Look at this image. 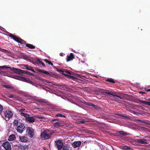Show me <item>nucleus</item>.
I'll return each mask as SVG.
<instances>
[{"instance_id":"53","label":"nucleus","mask_w":150,"mask_h":150,"mask_svg":"<svg viewBox=\"0 0 150 150\" xmlns=\"http://www.w3.org/2000/svg\"><path fill=\"white\" fill-rule=\"evenodd\" d=\"M61 55H62V54H60V56H61Z\"/></svg>"},{"instance_id":"2","label":"nucleus","mask_w":150,"mask_h":150,"mask_svg":"<svg viewBox=\"0 0 150 150\" xmlns=\"http://www.w3.org/2000/svg\"><path fill=\"white\" fill-rule=\"evenodd\" d=\"M54 68L56 69L57 70V71L60 72L61 74H63L65 76H68L70 77H71L70 75H71V74L70 72L69 71L67 70H66L65 71H64L60 69H58L56 67H54Z\"/></svg>"},{"instance_id":"54","label":"nucleus","mask_w":150,"mask_h":150,"mask_svg":"<svg viewBox=\"0 0 150 150\" xmlns=\"http://www.w3.org/2000/svg\"><path fill=\"white\" fill-rule=\"evenodd\" d=\"M61 55H62V54H60V56H61Z\"/></svg>"},{"instance_id":"42","label":"nucleus","mask_w":150,"mask_h":150,"mask_svg":"<svg viewBox=\"0 0 150 150\" xmlns=\"http://www.w3.org/2000/svg\"><path fill=\"white\" fill-rule=\"evenodd\" d=\"M1 51L6 53L8 52L7 50L4 49H2Z\"/></svg>"},{"instance_id":"8","label":"nucleus","mask_w":150,"mask_h":150,"mask_svg":"<svg viewBox=\"0 0 150 150\" xmlns=\"http://www.w3.org/2000/svg\"><path fill=\"white\" fill-rule=\"evenodd\" d=\"M9 36L10 37L12 38L14 40L18 43L20 42L21 41V40L23 41V40H22L21 39L19 38L18 37L13 35L11 33H9Z\"/></svg>"},{"instance_id":"47","label":"nucleus","mask_w":150,"mask_h":150,"mask_svg":"<svg viewBox=\"0 0 150 150\" xmlns=\"http://www.w3.org/2000/svg\"><path fill=\"white\" fill-rule=\"evenodd\" d=\"M62 150H69V149H67L66 148H63L62 149Z\"/></svg>"},{"instance_id":"12","label":"nucleus","mask_w":150,"mask_h":150,"mask_svg":"<svg viewBox=\"0 0 150 150\" xmlns=\"http://www.w3.org/2000/svg\"><path fill=\"white\" fill-rule=\"evenodd\" d=\"M18 79L21 80L23 81H25L31 84L32 83V81L30 80V79L26 78L23 77H19L17 78Z\"/></svg>"},{"instance_id":"20","label":"nucleus","mask_w":150,"mask_h":150,"mask_svg":"<svg viewBox=\"0 0 150 150\" xmlns=\"http://www.w3.org/2000/svg\"><path fill=\"white\" fill-rule=\"evenodd\" d=\"M26 46L30 49H34L35 47V46L33 45H32L29 44H26Z\"/></svg>"},{"instance_id":"6","label":"nucleus","mask_w":150,"mask_h":150,"mask_svg":"<svg viewBox=\"0 0 150 150\" xmlns=\"http://www.w3.org/2000/svg\"><path fill=\"white\" fill-rule=\"evenodd\" d=\"M27 131L28 133V136L31 138H32L34 135V131L33 128L31 127H28L27 128Z\"/></svg>"},{"instance_id":"34","label":"nucleus","mask_w":150,"mask_h":150,"mask_svg":"<svg viewBox=\"0 0 150 150\" xmlns=\"http://www.w3.org/2000/svg\"><path fill=\"white\" fill-rule=\"evenodd\" d=\"M45 82L49 83V85H50V86H53V85H54V84L52 83H50V82L48 81H45Z\"/></svg>"},{"instance_id":"22","label":"nucleus","mask_w":150,"mask_h":150,"mask_svg":"<svg viewBox=\"0 0 150 150\" xmlns=\"http://www.w3.org/2000/svg\"><path fill=\"white\" fill-rule=\"evenodd\" d=\"M20 115L23 116H24L26 118H27L28 116H29V115L27 113H25L23 112H21L20 113Z\"/></svg>"},{"instance_id":"23","label":"nucleus","mask_w":150,"mask_h":150,"mask_svg":"<svg viewBox=\"0 0 150 150\" xmlns=\"http://www.w3.org/2000/svg\"><path fill=\"white\" fill-rule=\"evenodd\" d=\"M3 86L4 87H5L6 88L13 89L14 88V87L13 86L9 85H3Z\"/></svg>"},{"instance_id":"29","label":"nucleus","mask_w":150,"mask_h":150,"mask_svg":"<svg viewBox=\"0 0 150 150\" xmlns=\"http://www.w3.org/2000/svg\"><path fill=\"white\" fill-rule=\"evenodd\" d=\"M55 117H65V116L64 115H63L62 114H57L56 115Z\"/></svg>"},{"instance_id":"16","label":"nucleus","mask_w":150,"mask_h":150,"mask_svg":"<svg viewBox=\"0 0 150 150\" xmlns=\"http://www.w3.org/2000/svg\"><path fill=\"white\" fill-rule=\"evenodd\" d=\"M74 58V56L73 53H71L69 56H67V62H69Z\"/></svg>"},{"instance_id":"14","label":"nucleus","mask_w":150,"mask_h":150,"mask_svg":"<svg viewBox=\"0 0 150 150\" xmlns=\"http://www.w3.org/2000/svg\"><path fill=\"white\" fill-rule=\"evenodd\" d=\"M57 119H54L52 120H51V122L53 123L54 124V127H57L61 125V123L59 122H54L56 120H57Z\"/></svg>"},{"instance_id":"48","label":"nucleus","mask_w":150,"mask_h":150,"mask_svg":"<svg viewBox=\"0 0 150 150\" xmlns=\"http://www.w3.org/2000/svg\"><path fill=\"white\" fill-rule=\"evenodd\" d=\"M18 66H26V65L24 64H21V65H18ZM26 66H28V65H26Z\"/></svg>"},{"instance_id":"26","label":"nucleus","mask_w":150,"mask_h":150,"mask_svg":"<svg viewBox=\"0 0 150 150\" xmlns=\"http://www.w3.org/2000/svg\"><path fill=\"white\" fill-rule=\"evenodd\" d=\"M26 67V69H27L30 70L31 71H33L34 72L35 71L34 70L32 69V67H31V66H25Z\"/></svg>"},{"instance_id":"28","label":"nucleus","mask_w":150,"mask_h":150,"mask_svg":"<svg viewBox=\"0 0 150 150\" xmlns=\"http://www.w3.org/2000/svg\"><path fill=\"white\" fill-rule=\"evenodd\" d=\"M29 146L28 145H25L24 146H21V149H26L28 148Z\"/></svg>"},{"instance_id":"49","label":"nucleus","mask_w":150,"mask_h":150,"mask_svg":"<svg viewBox=\"0 0 150 150\" xmlns=\"http://www.w3.org/2000/svg\"><path fill=\"white\" fill-rule=\"evenodd\" d=\"M148 105L150 106V102H148Z\"/></svg>"},{"instance_id":"30","label":"nucleus","mask_w":150,"mask_h":150,"mask_svg":"<svg viewBox=\"0 0 150 150\" xmlns=\"http://www.w3.org/2000/svg\"><path fill=\"white\" fill-rule=\"evenodd\" d=\"M39 71H40L42 72H43L45 74H46L47 75H49V73H48L47 71H43L42 70H40Z\"/></svg>"},{"instance_id":"50","label":"nucleus","mask_w":150,"mask_h":150,"mask_svg":"<svg viewBox=\"0 0 150 150\" xmlns=\"http://www.w3.org/2000/svg\"><path fill=\"white\" fill-rule=\"evenodd\" d=\"M148 91H150V89H149L148 90Z\"/></svg>"},{"instance_id":"13","label":"nucleus","mask_w":150,"mask_h":150,"mask_svg":"<svg viewBox=\"0 0 150 150\" xmlns=\"http://www.w3.org/2000/svg\"><path fill=\"white\" fill-rule=\"evenodd\" d=\"M19 140L21 142H26L28 141V138L24 136L19 137Z\"/></svg>"},{"instance_id":"19","label":"nucleus","mask_w":150,"mask_h":150,"mask_svg":"<svg viewBox=\"0 0 150 150\" xmlns=\"http://www.w3.org/2000/svg\"><path fill=\"white\" fill-rule=\"evenodd\" d=\"M21 123L19 122V121L15 120L13 122V124L14 126L18 127L19 125H20Z\"/></svg>"},{"instance_id":"7","label":"nucleus","mask_w":150,"mask_h":150,"mask_svg":"<svg viewBox=\"0 0 150 150\" xmlns=\"http://www.w3.org/2000/svg\"><path fill=\"white\" fill-rule=\"evenodd\" d=\"M4 115L8 119L11 118L13 115L12 112L9 110H6L4 113Z\"/></svg>"},{"instance_id":"5","label":"nucleus","mask_w":150,"mask_h":150,"mask_svg":"<svg viewBox=\"0 0 150 150\" xmlns=\"http://www.w3.org/2000/svg\"><path fill=\"white\" fill-rule=\"evenodd\" d=\"M2 146L6 150H10L11 149V146L10 143L8 142L4 143Z\"/></svg>"},{"instance_id":"36","label":"nucleus","mask_w":150,"mask_h":150,"mask_svg":"<svg viewBox=\"0 0 150 150\" xmlns=\"http://www.w3.org/2000/svg\"><path fill=\"white\" fill-rule=\"evenodd\" d=\"M141 102L142 103H143L145 105H148V103L149 102H147L146 101L144 100L142 101Z\"/></svg>"},{"instance_id":"3","label":"nucleus","mask_w":150,"mask_h":150,"mask_svg":"<svg viewBox=\"0 0 150 150\" xmlns=\"http://www.w3.org/2000/svg\"><path fill=\"white\" fill-rule=\"evenodd\" d=\"M25 126L24 124L21 123L17 127V132L20 133H22L25 130Z\"/></svg>"},{"instance_id":"10","label":"nucleus","mask_w":150,"mask_h":150,"mask_svg":"<svg viewBox=\"0 0 150 150\" xmlns=\"http://www.w3.org/2000/svg\"><path fill=\"white\" fill-rule=\"evenodd\" d=\"M32 62L34 64H42V66H45L44 63L39 59L38 58L32 61Z\"/></svg>"},{"instance_id":"27","label":"nucleus","mask_w":150,"mask_h":150,"mask_svg":"<svg viewBox=\"0 0 150 150\" xmlns=\"http://www.w3.org/2000/svg\"><path fill=\"white\" fill-rule=\"evenodd\" d=\"M106 81L112 83H115V81L114 80L110 78L107 79Z\"/></svg>"},{"instance_id":"51","label":"nucleus","mask_w":150,"mask_h":150,"mask_svg":"<svg viewBox=\"0 0 150 150\" xmlns=\"http://www.w3.org/2000/svg\"><path fill=\"white\" fill-rule=\"evenodd\" d=\"M148 100H150V98L148 99Z\"/></svg>"},{"instance_id":"31","label":"nucleus","mask_w":150,"mask_h":150,"mask_svg":"<svg viewBox=\"0 0 150 150\" xmlns=\"http://www.w3.org/2000/svg\"><path fill=\"white\" fill-rule=\"evenodd\" d=\"M25 110L24 108H21V109H19V111L20 112H26V111Z\"/></svg>"},{"instance_id":"46","label":"nucleus","mask_w":150,"mask_h":150,"mask_svg":"<svg viewBox=\"0 0 150 150\" xmlns=\"http://www.w3.org/2000/svg\"><path fill=\"white\" fill-rule=\"evenodd\" d=\"M139 93L142 94H144L145 93L143 91H140Z\"/></svg>"},{"instance_id":"40","label":"nucleus","mask_w":150,"mask_h":150,"mask_svg":"<svg viewBox=\"0 0 150 150\" xmlns=\"http://www.w3.org/2000/svg\"><path fill=\"white\" fill-rule=\"evenodd\" d=\"M8 97L10 98H15V96L14 95H9L8 96Z\"/></svg>"},{"instance_id":"38","label":"nucleus","mask_w":150,"mask_h":150,"mask_svg":"<svg viewBox=\"0 0 150 150\" xmlns=\"http://www.w3.org/2000/svg\"><path fill=\"white\" fill-rule=\"evenodd\" d=\"M103 93L111 95H112V93H111L110 92H109L108 91H105L103 92Z\"/></svg>"},{"instance_id":"44","label":"nucleus","mask_w":150,"mask_h":150,"mask_svg":"<svg viewBox=\"0 0 150 150\" xmlns=\"http://www.w3.org/2000/svg\"><path fill=\"white\" fill-rule=\"evenodd\" d=\"M0 68H9L10 67H6V66H0Z\"/></svg>"},{"instance_id":"15","label":"nucleus","mask_w":150,"mask_h":150,"mask_svg":"<svg viewBox=\"0 0 150 150\" xmlns=\"http://www.w3.org/2000/svg\"><path fill=\"white\" fill-rule=\"evenodd\" d=\"M81 144V142L80 141L74 142L72 144V146L74 148L79 146Z\"/></svg>"},{"instance_id":"52","label":"nucleus","mask_w":150,"mask_h":150,"mask_svg":"<svg viewBox=\"0 0 150 150\" xmlns=\"http://www.w3.org/2000/svg\"><path fill=\"white\" fill-rule=\"evenodd\" d=\"M139 120V121L140 122H141V121L140 120Z\"/></svg>"},{"instance_id":"25","label":"nucleus","mask_w":150,"mask_h":150,"mask_svg":"<svg viewBox=\"0 0 150 150\" xmlns=\"http://www.w3.org/2000/svg\"><path fill=\"white\" fill-rule=\"evenodd\" d=\"M44 60L46 63H48L49 65H51V66H52L53 65V64L50 60H48L47 59H45Z\"/></svg>"},{"instance_id":"21","label":"nucleus","mask_w":150,"mask_h":150,"mask_svg":"<svg viewBox=\"0 0 150 150\" xmlns=\"http://www.w3.org/2000/svg\"><path fill=\"white\" fill-rule=\"evenodd\" d=\"M23 42L21 41L20 42H19V43L20 44L19 45V46H20L21 47V48H23L25 46H26V43L25 42L23 41Z\"/></svg>"},{"instance_id":"35","label":"nucleus","mask_w":150,"mask_h":150,"mask_svg":"<svg viewBox=\"0 0 150 150\" xmlns=\"http://www.w3.org/2000/svg\"><path fill=\"white\" fill-rule=\"evenodd\" d=\"M112 96H114L117 97L119 98H120V99H122V97L121 96H118L117 95L112 94Z\"/></svg>"},{"instance_id":"1","label":"nucleus","mask_w":150,"mask_h":150,"mask_svg":"<svg viewBox=\"0 0 150 150\" xmlns=\"http://www.w3.org/2000/svg\"><path fill=\"white\" fill-rule=\"evenodd\" d=\"M54 132L50 133L48 134L46 131H43L40 135V138L42 140H46L48 139L52 135Z\"/></svg>"},{"instance_id":"39","label":"nucleus","mask_w":150,"mask_h":150,"mask_svg":"<svg viewBox=\"0 0 150 150\" xmlns=\"http://www.w3.org/2000/svg\"><path fill=\"white\" fill-rule=\"evenodd\" d=\"M24 58L26 60H29L30 61V59L29 57L25 56L24 57Z\"/></svg>"},{"instance_id":"24","label":"nucleus","mask_w":150,"mask_h":150,"mask_svg":"<svg viewBox=\"0 0 150 150\" xmlns=\"http://www.w3.org/2000/svg\"><path fill=\"white\" fill-rule=\"evenodd\" d=\"M118 133H119L121 135H123V136H126L127 135V133L123 131H120L118 132Z\"/></svg>"},{"instance_id":"43","label":"nucleus","mask_w":150,"mask_h":150,"mask_svg":"<svg viewBox=\"0 0 150 150\" xmlns=\"http://www.w3.org/2000/svg\"><path fill=\"white\" fill-rule=\"evenodd\" d=\"M79 123H80L81 124H83V123H85V121L84 120H82V121H79Z\"/></svg>"},{"instance_id":"11","label":"nucleus","mask_w":150,"mask_h":150,"mask_svg":"<svg viewBox=\"0 0 150 150\" xmlns=\"http://www.w3.org/2000/svg\"><path fill=\"white\" fill-rule=\"evenodd\" d=\"M135 141L138 143L141 144H148L147 141L146 139H136Z\"/></svg>"},{"instance_id":"4","label":"nucleus","mask_w":150,"mask_h":150,"mask_svg":"<svg viewBox=\"0 0 150 150\" xmlns=\"http://www.w3.org/2000/svg\"><path fill=\"white\" fill-rule=\"evenodd\" d=\"M13 71L14 72L19 74H28L29 72L26 71L22 70L19 69L14 68L13 69Z\"/></svg>"},{"instance_id":"33","label":"nucleus","mask_w":150,"mask_h":150,"mask_svg":"<svg viewBox=\"0 0 150 150\" xmlns=\"http://www.w3.org/2000/svg\"><path fill=\"white\" fill-rule=\"evenodd\" d=\"M34 117L37 118H38V119H42L43 118V117L41 116H38L37 115H35L34 116Z\"/></svg>"},{"instance_id":"9","label":"nucleus","mask_w":150,"mask_h":150,"mask_svg":"<svg viewBox=\"0 0 150 150\" xmlns=\"http://www.w3.org/2000/svg\"><path fill=\"white\" fill-rule=\"evenodd\" d=\"M55 143L57 148L58 150H59L62 148L63 144L61 141L60 140L57 141L55 142Z\"/></svg>"},{"instance_id":"37","label":"nucleus","mask_w":150,"mask_h":150,"mask_svg":"<svg viewBox=\"0 0 150 150\" xmlns=\"http://www.w3.org/2000/svg\"><path fill=\"white\" fill-rule=\"evenodd\" d=\"M123 148L125 150H129L130 149H131V148L130 147L126 146H124Z\"/></svg>"},{"instance_id":"41","label":"nucleus","mask_w":150,"mask_h":150,"mask_svg":"<svg viewBox=\"0 0 150 150\" xmlns=\"http://www.w3.org/2000/svg\"><path fill=\"white\" fill-rule=\"evenodd\" d=\"M67 91H68L70 92H72L73 91H73L72 89H71L70 88L67 89Z\"/></svg>"},{"instance_id":"18","label":"nucleus","mask_w":150,"mask_h":150,"mask_svg":"<svg viewBox=\"0 0 150 150\" xmlns=\"http://www.w3.org/2000/svg\"><path fill=\"white\" fill-rule=\"evenodd\" d=\"M16 139V137L15 135L12 134L11 135H10L8 139V140L9 141H14Z\"/></svg>"},{"instance_id":"45","label":"nucleus","mask_w":150,"mask_h":150,"mask_svg":"<svg viewBox=\"0 0 150 150\" xmlns=\"http://www.w3.org/2000/svg\"><path fill=\"white\" fill-rule=\"evenodd\" d=\"M89 105L93 107H95L96 106V105L94 104L91 103H90V105Z\"/></svg>"},{"instance_id":"17","label":"nucleus","mask_w":150,"mask_h":150,"mask_svg":"<svg viewBox=\"0 0 150 150\" xmlns=\"http://www.w3.org/2000/svg\"><path fill=\"white\" fill-rule=\"evenodd\" d=\"M26 121L27 122H29L30 123H32L34 122L35 119L33 117H28L27 118H26Z\"/></svg>"},{"instance_id":"32","label":"nucleus","mask_w":150,"mask_h":150,"mask_svg":"<svg viewBox=\"0 0 150 150\" xmlns=\"http://www.w3.org/2000/svg\"><path fill=\"white\" fill-rule=\"evenodd\" d=\"M3 110V107L0 104V113H1Z\"/></svg>"}]
</instances>
